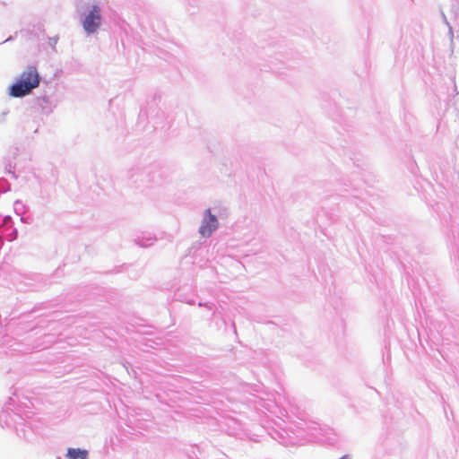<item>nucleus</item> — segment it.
Masks as SVG:
<instances>
[{"label":"nucleus","instance_id":"5","mask_svg":"<svg viewBox=\"0 0 459 459\" xmlns=\"http://www.w3.org/2000/svg\"><path fill=\"white\" fill-rule=\"evenodd\" d=\"M442 16H443V19H444L445 22H446V24H448V22H447V21H446V15H445L444 13H442Z\"/></svg>","mask_w":459,"mask_h":459},{"label":"nucleus","instance_id":"6","mask_svg":"<svg viewBox=\"0 0 459 459\" xmlns=\"http://www.w3.org/2000/svg\"><path fill=\"white\" fill-rule=\"evenodd\" d=\"M340 459H348V456L344 455V456H342V458H340Z\"/></svg>","mask_w":459,"mask_h":459},{"label":"nucleus","instance_id":"4","mask_svg":"<svg viewBox=\"0 0 459 459\" xmlns=\"http://www.w3.org/2000/svg\"><path fill=\"white\" fill-rule=\"evenodd\" d=\"M66 455L69 459H87L88 451L80 448H69Z\"/></svg>","mask_w":459,"mask_h":459},{"label":"nucleus","instance_id":"1","mask_svg":"<svg viewBox=\"0 0 459 459\" xmlns=\"http://www.w3.org/2000/svg\"><path fill=\"white\" fill-rule=\"evenodd\" d=\"M40 76L35 66H28L10 88V95L15 98L29 94L39 85Z\"/></svg>","mask_w":459,"mask_h":459},{"label":"nucleus","instance_id":"2","mask_svg":"<svg viewBox=\"0 0 459 459\" xmlns=\"http://www.w3.org/2000/svg\"><path fill=\"white\" fill-rule=\"evenodd\" d=\"M101 14L99 6L94 5L82 22V27L87 33H94L100 26Z\"/></svg>","mask_w":459,"mask_h":459},{"label":"nucleus","instance_id":"3","mask_svg":"<svg viewBox=\"0 0 459 459\" xmlns=\"http://www.w3.org/2000/svg\"><path fill=\"white\" fill-rule=\"evenodd\" d=\"M207 218H205L200 227L199 232L203 237H209L212 231L218 227V221L215 215L212 214L208 209L206 211Z\"/></svg>","mask_w":459,"mask_h":459}]
</instances>
